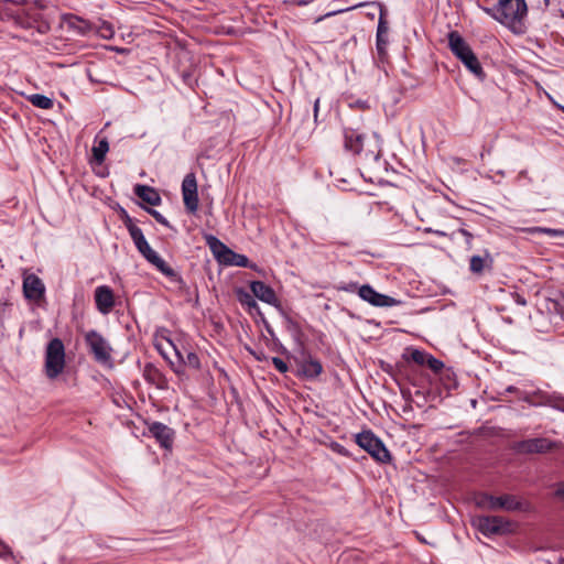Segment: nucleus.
Returning <instances> with one entry per match:
<instances>
[{
	"label": "nucleus",
	"instance_id": "f257e3e1",
	"mask_svg": "<svg viewBox=\"0 0 564 564\" xmlns=\"http://www.w3.org/2000/svg\"><path fill=\"white\" fill-rule=\"evenodd\" d=\"M482 11L516 34L525 32L528 17L525 0H498L495 7H484Z\"/></svg>",
	"mask_w": 564,
	"mask_h": 564
},
{
	"label": "nucleus",
	"instance_id": "f03ea898",
	"mask_svg": "<svg viewBox=\"0 0 564 564\" xmlns=\"http://www.w3.org/2000/svg\"><path fill=\"white\" fill-rule=\"evenodd\" d=\"M448 46L452 53L466 66L469 72H471L476 77L480 79L485 78V72L477 56L457 31H452L448 33Z\"/></svg>",
	"mask_w": 564,
	"mask_h": 564
},
{
	"label": "nucleus",
	"instance_id": "7ed1b4c3",
	"mask_svg": "<svg viewBox=\"0 0 564 564\" xmlns=\"http://www.w3.org/2000/svg\"><path fill=\"white\" fill-rule=\"evenodd\" d=\"M476 503L479 508L488 510L503 509L507 511H525L528 506L525 502L518 500L514 495L510 494H505L499 497L489 494H480L477 497Z\"/></svg>",
	"mask_w": 564,
	"mask_h": 564
},
{
	"label": "nucleus",
	"instance_id": "20e7f679",
	"mask_svg": "<svg viewBox=\"0 0 564 564\" xmlns=\"http://www.w3.org/2000/svg\"><path fill=\"white\" fill-rule=\"evenodd\" d=\"M65 366V348L59 338L52 339L46 347L45 369L50 378L57 377Z\"/></svg>",
	"mask_w": 564,
	"mask_h": 564
},
{
	"label": "nucleus",
	"instance_id": "39448f33",
	"mask_svg": "<svg viewBox=\"0 0 564 564\" xmlns=\"http://www.w3.org/2000/svg\"><path fill=\"white\" fill-rule=\"evenodd\" d=\"M356 443L367 451L377 462L387 464L391 455L381 440L375 436L371 431H364L356 436Z\"/></svg>",
	"mask_w": 564,
	"mask_h": 564
},
{
	"label": "nucleus",
	"instance_id": "423d86ee",
	"mask_svg": "<svg viewBox=\"0 0 564 564\" xmlns=\"http://www.w3.org/2000/svg\"><path fill=\"white\" fill-rule=\"evenodd\" d=\"M85 341L97 362L102 365L111 362L112 348L98 332L89 330L86 333Z\"/></svg>",
	"mask_w": 564,
	"mask_h": 564
},
{
	"label": "nucleus",
	"instance_id": "0eeeda50",
	"mask_svg": "<svg viewBox=\"0 0 564 564\" xmlns=\"http://www.w3.org/2000/svg\"><path fill=\"white\" fill-rule=\"evenodd\" d=\"M477 528L485 535L507 534L513 531V523L499 516H479Z\"/></svg>",
	"mask_w": 564,
	"mask_h": 564
},
{
	"label": "nucleus",
	"instance_id": "6e6552de",
	"mask_svg": "<svg viewBox=\"0 0 564 564\" xmlns=\"http://www.w3.org/2000/svg\"><path fill=\"white\" fill-rule=\"evenodd\" d=\"M209 246L218 260L225 264L237 265L241 268L249 267V259L245 254H239L227 248L217 238L210 237L208 239Z\"/></svg>",
	"mask_w": 564,
	"mask_h": 564
},
{
	"label": "nucleus",
	"instance_id": "1a4fd4ad",
	"mask_svg": "<svg viewBox=\"0 0 564 564\" xmlns=\"http://www.w3.org/2000/svg\"><path fill=\"white\" fill-rule=\"evenodd\" d=\"M432 390H415L414 397L411 393V390H398L393 391L390 400L403 412L412 411L413 403L422 408L426 400L425 392L430 394Z\"/></svg>",
	"mask_w": 564,
	"mask_h": 564
},
{
	"label": "nucleus",
	"instance_id": "9d476101",
	"mask_svg": "<svg viewBox=\"0 0 564 564\" xmlns=\"http://www.w3.org/2000/svg\"><path fill=\"white\" fill-rule=\"evenodd\" d=\"M557 444L545 437H535L514 443L513 449L519 454H544L551 452Z\"/></svg>",
	"mask_w": 564,
	"mask_h": 564
},
{
	"label": "nucleus",
	"instance_id": "9b49d317",
	"mask_svg": "<svg viewBox=\"0 0 564 564\" xmlns=\"http://www.w3.org/2000/svg\"><path fill=\"white\" fill-rule=\"evenodd\" d=\"M404 357L420 367L430 369L434 375L444 368L443 361L424 350L408 348Z\"/></svg>",
	"mask_w": 564,
	"mask_h": 564
},
{
	"label": "nucleus",
	"instance_id": "f8f14e48",
	"mask_svg": "<svg viewBox=\"0 0 564 564\" xmlns=\"http://www.w3.org/2000/svg\"><path fill=\"white\" fill-rule=\"evenodd\" d=\"M182 195L185 208L188 213H195L198 209L197 181L194 173L185 175L182 182Z\"/></svg>",
	"mask_w": 564,
	"mask_h": 564
},
{
	"label": "nucleus",
	"instance_id": "ddd939ff",
	"mask_svg": "<svg viewBox=\"0 0 564 564\" xmlns=\"http://www.w3.org/2000/svg\"><path fill=\"white\" fill-rule=\"evenodd\" d=\"M138 251L171 281H181L180 275L150 247L149 243L142 246Z\"/></svg>",
	"mask_w": 564,
	"mask_h": 564
},
{
	"label": "nucleus",
	"instance_id": "4468645a",
	"mask_svg": "<svg viewBox=\"0 0 564 564\" xmlns=\"http://www.w3.org/2000/svg\"><path fill=\"white\" fill-rule=\"evenodd\" d=\"M358 295L366 302H368L369 304H371L372 306H378V307H389V306H394L397 305L399 302L391 297V296H388V295H384V294H381V293H378L372 286H370L369 284H365V285H361L359 289H358Z\"/></svg>",
	"mask_w": 564,
	"mask_h": 564
},
{
	"label": "nucleus",
	"instance_id": "2eb2a0df",
	"mask_svg": "<svg viewBox=\"0 0 564 564\" xmlns=\"http://www.w3.org/2000/svg\"><path fill=\"white\" fill-rule=\"evenodd\" d=\"M23 294L29 301L39 303L44 299L45 285L37 275L26 274L23 279Z\"/></svg>",
	"mask_w": 564,
	"mask_h": 564
},
{
	"label": "nucleus",
	"instance_id": "dca6fc26",
	"mask_svg": "<svg viewBox=\"0 0 564 564\" xmlns=\"http://www.w3.org/2000/svg\"><path fill=\"white\" fill-rule=\"evenodd\" d=\"M151 435L165 449H171L174 441V431L161 422H153L149 426Z\"/></svg>",
	"mask_w": 564,
	"mask_h": 564
},
{
	"label": "nucleus",
	"instance_id": "f3484780",
	"mask_svg": "<svg viewBox=\"0 0 564 564\" xmlns=\"http://www.w3.org/2000/svg\"><path fill=\"white\" fill-rule=\"evenodd\" d=\"M95 301L97 308L102 314H108L115 306L112 290L107 285L98 286L95 290Z\"/></svg>",
	"mask_w": 564,
	"mask_h": 564
},
{
	"label": "nucleus",
	"instance_id": "a211bd4d",
	"mask_svg": "<svg viewBox=\"0 0 564 564\" xmlns=\"http://www.w3.org/2000/svg\"><path fill=\"white\" fill-rule=\"evenodd\" d=\"M250 289L252 294L258 297L260 301L278 306L279 301L275 295V292L272 288L263 283L262 281H253L250 284Z\"/></svg>",
	"mask_w": 564,
	"mask_h": 564
},
{
	"label": "nucleus",
	"instance_id": "6ab92c4d",
	"mask_svg": "<svg viewBox=\"0 0 564 564\" xmlns=\"http://www.w3.org/2000/svg\"><path fill=\"white\" fill-rule=\"evenodd\" d=\"M63 21L69 29L82 35L89 33L93 29V25L89 21L75 14H65L63 17Z\"/></svg>",
	"mask_w": 564,
	"mask_h": 564
},
{
	"label": "nucleus",
	"instance_id": "aec40b11",
	"mask_svg": "<svg viewBox=\"0 0 564 564\" xmlns=\"http://www.w3.org/2000/svg\"><path fill=\"white\" fill-rule=\"evenodd\" d=\"M364 134L355 130H346L345 132V147L354 154H359L364 147Z\"/></svg>",
	"mask_w": 564,
	"mask_h": 564
},
{
	"label": "nucleus",
	"instance_id": "412c9836",
	"mask_svg": "<svg viewBox=\"0 0 564 564\" xmlns=\"http://www.w3.org/2000/svg\"><path fill=\"white\" fill-rule=\"evenodd\" d=\"M134 193L143 202H145L152 206H156L161 203V197H160L159 193L150 186L137 185L134 187Z\"/></svg>",
	"mask_w": 564,
	"mask_h": 564
},
{
	"label": "nucleus",
	"instance_id": "4be33fe9",
	"mask_svg": "<svg viewBox=\"0 0 564 564\" xmlns=\"http://www.w3.org/2000/svg\"><path fill=\"white\" fill-rule=\"evenodd\" d=\"M26 0H0V20L9 21L18 12L17 8L24 6Z\"/></svg>",
	"mask_w": 564,
	"mask_h": 564
},
{
	"label": "nucleus",
	"instance_id": "5701e85b",
	"mask_svg": "<svg viewBox=\"0 0 564 564\" xmlns=\"http://www.w3.org/2000/svg\"><path fill=\"white\" fill-rule=\"evenodd\" d=\"M492 263V259L488 252H485V256H473L470 258V271L475 274H481L486 268H490Z\"/></svg>",
	"mask_w": 564,
	"mask_h": 564
},
{
	"label": "nucleus",
	"instance_id": "b1692460",
	"mask_svg": "<svg viewBox=\"0 0 564 564\" xmlns=\"http://www.w3.org/2000/svg\"><path fill=\"white\" fill-rule=\"evenodd\" d=\"M93 156L98 164H101L105 161L106 154L109 151V143L106 138H102L98 141L96 145L93 147Z\"/></svg>",
	"mask_w": 564,
	"mask_h": 564
},
{
	"label": "nucleus",
	"instance_id": "393cba45",
	"mask_svg": "<svg viewBox=\"0 0 564 564\" xmlns=\"http://www.w3.org/2000/svg\"><path fill=\"white\" fill-rule=\"evenodd\" d=\"M441 383L443 384V388H455L457 386L456 382V375L451 368H443L438 373H435Z\"/></svg>",
	"mask_w": 564,
	"mask_h": 564
},
{
	"label": "nucleus",
	"instance_id": "a878e982",
	"mask_svg": "<svg viewBox=\"0 0 564 564\" xmlns=\"http://www.w3.org/2000/svg\"><path fill=\"white\" fill-rule=\"evenodd\" d=\"M124 392L126 390H118L112 394V401L118 408H128L129 410H132L135 401L133 398H127Z\"/></svg>",
	"mask_w": 564,
	"mask_h": 564
},
{
	"label": "nucleus",
	"instance_id": "bb28decb",
	"mask_svg": "<svg viewBox=\"0 0 564 564\" xmlns=\"http://www.w3.org/2000/svg\"><path fill=\"white\" fill-rule=\"evenodd\" d=\"M128 230L130 232V236H131L137 249H141L142 246L148 243L147 239L143 236L142 230L139 227H137L135 225H133L131 223V220H129Z\"/></svg>",
	"mask_w": 564,
	"mask_h": 564
},
{
	"label": "nucleus",
	"instance_id": "cd10ccee",
	"mask_svg": "<svg viewBox=\"0 0 564 564\" xmlns=\"http://www.w3.org/2000/svg\"><path fill=\"white\" fill-rule=\"evenodd\" d=\"M144 377L150 384H154L156 388H162V376L155 367L148 365L144 368Z\"/></svg>",
	"mask_w": 564,
	"mask_h": 564
},
{
	"label": "nucleus",
	"instance_id": "c85d7f7f",
	"mask_svg": "<svg viewBox=\"0 0 564 564\" xmlns=\"http://www.w3.org/2000/svg\"><path fill=\"white\" fill-rule=\"evenodd\" d=\"M28 99L33 106L41 109H51L54 105L53 99L40 94H33Z\"/></svg>",
	"mask_w": 564,
	"mask_h": 564
},
{
	"label": "nucleus",
	"instance_id": "c756f323",
	"mask_svg": "<svg viewBox=\"0 0 564 564\" xmlns=\"http://www.w3.org/2000/svg\"><path fill=\"white\" fill-rule=\"evenodd\" d=\"M156 348L158 350L161 352V355L165 358V359H170L169 357V350H173V352L178 357L181 358V355L178 352V350L175 348V346L173 345V343L167 339V338H163L162 341H158L156 343Z\"/></svg>",
	"mask_w": 564,
	"mask_h": 564
},
{
	"label": "nucleus",
	"instance_id": "7c9ffc66",
	"mask_svg": "<svg viewBox=\"0 0 564 564\" xmlns=\"http://www.w3.org/2000/svg\"><path fill=\"white\" fill-rule=\"evenodd\" d=\"M253 294H250L249 292L242 290V289H239L237 290V297H238V301L245 305V306H248L249 308H252V307H256L257 306V303L253 299Z\"/></svg>",
	"mask_w": 564,
	"mask_h": 564
},
{
	"label": "nucleus",
	"instance_id": "2f4dec72",
	"mask_svg": "<svg viewBox=\"0 0 564 564\" xmlns=\"http://www.w3.org/2000/svg\"><path fill=\"white\" fill-rule=\"evenodd\" d=\"M10 21H12L17 26H20L22 29H31L35 23V21L24 18L19 12H15Z\"/></svg>",
	"mask_w": 564,
	"mask_h": 564
},
{
	"label": "nucleus",
	"instance_id": "473e14b6",
	"mask_svg": "<svg viewBox=\"0 0 564 564\" xmlns=\"http://www.w3.org/2000/svg\"><path fill=\"white\" fill-rule=\"evenodd\" d=\"M388 35H377V52L381 59L387 56Z\"/></svg>",
	"mask_w": 564,
	"mask_h": 564
},
{
	"label": "nucleus",
	"instance_id": "72a5a7b5",
	"mask_svg": "<svg viewBox=\"0 0 564 564\" xmlns=\"http://www.w3.org/2000/svg\"><path fill=\"white\" fill-rule=\"evenodd\" d=\"M388 32H389L388 22L384 20V18L382 15H380V19H379V22H378L377 35H379V36H381V35L387 36Z\"/></svg>",
	"mask_w": 564,
	"mask_h": 564
},
{
	"label": "nucleus",
	"instance_id": "f704fd0d",
	"mask_svg": "<svg viewBox=\"0 0 564 564\" xmlns=\"http://www.w3.org/2000/svg\"><path fill=\"white\" fill-rule=\"evenodd\" d=\"M148 212H149V214H150L152 217H154V219H155L158 223H160V224H162V225H164V226H169V221L166 220V218H165L161 213H159V212H158V210H155V209H148Z\"/></svg>",
	"mask_w": 564,
	"mask_h": 564
},
{
	"label": "nucleus",
	"instance_id": "c9c22d12",
	"mask_svg": "<svg viewBox=\"0 0 564 564\" xmlns=\"http://www.w3.org/2000/svg\"><path fill=\"white\" fill-rule=\"evenodd\" d=\"M272 362L274 365V367L280 371V372H285L288 370V366L285 364L284 360H282L281 358H278V357H274L272 359Z\"/></svg>",
	"mask_w": 564,
	"mask_h": 564
},
{
	"label": "nucleus",
	"instance_id": "e433bc0d",
	"mask_svg": "<svg viewBox=\"0 0 564 564\" xmlns=\"http://www.w3.org/2000/svg\"><path fill=\"white\" fill-rule=\"evenodd\" d=\"M9 556H12L11 549L0 540V557L7 558Z\"/></svg>",
	"mask_w": 564,
	"mask_h": 564
},
{
	"label": "nucleus",
	"instance_id": "4c0bfd02",
	"mask_svg": "<svg viewBox=\"0 0 564 564\" xmlns=\"http://www.w3.org/2000/svg\"><path fill=\"white\" fill-rule=\"evenodd\" d=\"M18 12H19L20 14H22L24 18L30 19V20L35 21V22H36V21L39 20V18H40V15H39V14L33 13V12H32L31 10H29V9H23V10L18 11Z\"/></svg>",
	"mask_w": 564,
	"mask_h": 564
},
{
	"label": "nucleus",
	"instance_id": "58836bf2",
	"mask_svg": "<svg viewBox=\"0 0 564 564\" xmlns=\"http://www.w3.org/2000/svg\"><path fill=\"white\" fill-rule=\"evenodd\" d=\"M552 405L564 412V397H554L552 400Z\"/></svg>",
	"mask_w": 564,
	"mask_h": 564
},
{
	"label": "nucleus",
	"instance_id": "ea45409f",
	"mask_svg": "<svg viewBox=\"0 0 564 564\" xmlns=\"http://www.w3.org/2000/svg\"><path fill=\"white\" fill-rule=\"evenodd\" d=\"M306 371L311 373L318 375L322 371V366L318 362H311Z\"/></svg>",
	"mask_w": 564,
	"mask_h": 564
},
{
	"label": "nucleus",
	"instance_id": "a19ab883",
	"mask_svg": "<svg viewBox=\"0 0 564 564\" xmlns=\"http://www.w3.org/2000/svg\"><path fill=\"white\" fill-rule=\"evenodd\" d=\"M459 232L466 238V242H467V246L468 248L471 247V240H473V235L467 231L466 229H459Z\"/></svg>",
	"mask_w": 564,
	"mask_h": 564
},
{
	"label": "nucleus",
	"instance_id": "79ce46f5",
	"mask_svg": "<svg viewBox=\"0 0 564 564\" xmlns=\"http://www.w3.org/2000/svg\"><path fill=\"white\" fill-rule=\"evenodd\" d=\"M187 361H188V364H189V365H192V366H197V365H198V358H197V356H196L195 354H193V352H189V354L187 355Z\"/></svg>",
	"mask_w": 564,
	"mask_h": 564
},
{
	"label": "nucleus",
	"instance_id": "37998d69",
	"mask_svg": "<svg viewBox=\"0 0 564 564\" xmlns=\"http://www.w3.org/2000/svg\"><path fill=\"white\" fill-rule=\"evenodd\" d=\"M554 495L557 497V498H561V499H564V484H558Z\"/></svg>",
	"mask_w": 564,
	"mask_h": 564
},
{
	"label": "nucleus",
	"instance_id": "c03bdc74",
	"mask_svg": "<svg viewBox=\"0 0 564 564\" xmlns=\"http://www.w3.org/2000/svg\"><path fill=\"white\" fill-rule=\"evenodd\" d=\"M532 231H541V232H546L551 236H555L557 234V230L555 229H549V228H535L533 229Z\"/></svg>",
	"mask_w": 564,
	"mask_h": 564
},
{
	"label": "nucleus",
	"instance_id": "a18cd8bd",
	"mask_svg": "<svg viewBox=\"0 0 564 564\" xmlns=\"http://www.w3.org/2000/svg\"><path fill=\"white\" fill-rule=\"evenodd\" d=\"M102 31H104V32H102V35H104L105 37H109V36H111V35H112V33H113V31H112L111 26H110V25H108V24L102 26Z\"/></svg>",
	"mask_w": 564,
	"mask_h": 564
},
{
	"label": "nucleus",
	"instance_id": "49530a36",
	"mask_svg": "<svg viewBox=\"0 0 564 564\" xmlns=\"http://www.w3.org/2000/svg\"><path fill=\"white\" fill-rule=\"evenodd\" d=\"M333 448H334V451L338 452L339 454L348 455V453L346 451H344L343 446L339 445L338 443H334Z\"/></svg>",
	"mask_w": 564,
	"mask_h": 564
},
{
	"label": "nucleus",
	"instance_id": "de8ad7c7",
	"mask_svg": "<svg viewBox=\"0 0 564 564\" xmlns=\"http://www.w3.org/2000/svg\"><path fill=\"white\" fill-rule=\"evenodd\" d=\"M33 4L35 8L40 9V10H44L46 8L45 4L41 0H34Z\"/></svg>",
	"mask_w": 564,
	"mask_h": 564
},
{
	"label": "nucleus",
	"instance_id": "09e8293b",
	"mask_svg": "<svg viewBox=\"0 0 564 564\" xmlns=\"http://www.w3.org/2000/svg\"><path fill=\"white\" fill-rule=\"evenodd\" d=\"M318 107H319V98H317V99L314 101V117H315V119L317 118Z\"/></svg>",
	"mask_w": 564,
	"mask_h": 564
},
{
	"label": "nucleus",
	"instance_id": "8fccbe9b",
	"mask_svg": "<svg viewBox=\"0 0 564 564\" xmlns=\"http://www.w3.org/2000/svg\"><path fill=\"white\" fill-rule=\"evenodd\" d=\"M307 3H308V1H307V0H301V1H299V4H301V6H304V4H307Z\"/></svg>",
	"mask_w": 564,
	"mask_h": 564
},
{
	"label": "nucleus",
	"instance_id": "3c124183",
	"mask_svg": "<svg viewBox=\"0 0 564 564\" xmlns=\"http://www.w3.org/2000/svg\"><path fill=\"white\" fill-rule=\"evenodd\" d=\"M436 234H437V235H440V236H444V235H445V234H444V232H442V231H436Z\"/></svg>",
	"mask_w": 564,
	"mask_h": 564
}]
</instances>
